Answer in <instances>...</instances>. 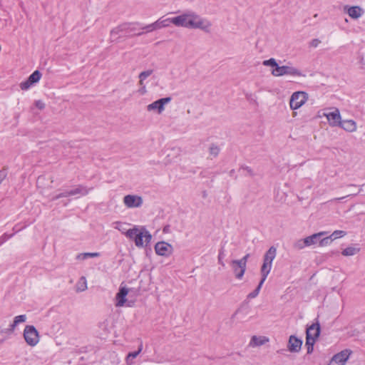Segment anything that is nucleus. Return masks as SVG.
<instances>
[{
	"mask_svg": "<svg viewBox=\"0 0 365 365\" xmlns=\"http://www.w3.org/2000/svg\"><path fill=\"white\" fill-rule=\"evenodd\" d=\"M125 224L124 223H122V222H116L114 223V227L115 229H118V230H120L123 234L125 235V232L128 230H126L125 227Z\"/></svg>",
	"mask_w": 365,
	"mask_h": 365,
	"instance_id": "nucleus-28",
	"label": "nucleus"
},
{
	"mask_svg": "<svg viewBox=\"0 0 365 365\" xmlns=\"http://www.w3.org/2000/svg\"><path fill=\"white\" fill-rule=\"evenodd\" d=\"M306 346L307 352L311 353L313 351V346L320 334V327L318 323L313 324L307 329Z\"/></svg>",
	"mask_w": 365,
	"mask_h": 365,
	"instance_id": "nucleus-3",
	"label": "nucleus"
},
{
	"mask_svg": "<svg viewBox=\"0 0 365 365\" xmlns=\"http://www.w3.org/2000/svg\"><path fill=\"white\" fill-rule=\"evenodd\" d=\"M125 235L133 240L138 247L147 246L152 240V235L144 226L135 225L133 228L128 230Z\"/></svg>",
	"mask_w": 365,
	"mask_h": 365,
	"instance_id": "nucleus-2",
	"label": "nucleus"
},
{
	"mask_svg": "<svg viewBox=\"0 0 365 365\" xmlns=\"http://www.w3.org/2000/svg\"><path fill=\"white\" fill-rule=\"evenodd\" d=\"M351 351L349 349H344L339 353L335 354L331 359L338 365H345L346 361L349 358Z\"/></svg>",
	"mask_w": 365,
	"mask_h": 365,
	"instance_id": "nucleus-13",
	"label": "nucleus"
},
{
	"mask_svg": "<svg viewBox=\"0 0 365 365\" xmlns=\"http://www.w3.org/2000/svg\"><path fill=\"white\" fill-rule=\"evenodd\" d=\"M308 99V95L304 91L294 92L289 101V106L291 109L297 110L302 106Z\"/></svg>",
	"mask_w": 365,
	"mask_h": 365,
	"instance_id": "nucleus-6",
	"label": "nucleus"
},
{
	"mask_svg": "<svg viewBox=\"0 0 365 365\" xmlns=\"http://www.w3.org/2000/svg\"><path fill=\"white\" fill-rule=\"evenodd\" d=\"M302 342L294 336H291L289 339L288 349L291 352H298L302 346Z\"/></svg>",
	"mask_w": 365,
	"mask_h": 365,
	"instance_id": "nucleus-17",
	"label": "nucleus"
},
{
	"mask_svg": "<svg viewBox=\"0 0 365 365\" xmlns=\"http://www.w3.org/2000/svg\"><path fill=\"white\" fill-rule=\"evenodd\" d=\"M232 266L234 272L235 274V276L237 277V274H239V272H240V268L237 265H235V264H232Z\"/></svg>",
	"mask_w": 365,
	"mask_h": 365,
	"instance_id": "nucleus-34",
	"label": "nucleus"
},
{
	"mask_svg": "<svg viewBox=\"0 0 365 365\" xmlns=\"http://www.w3.org/2000/svg\"><path fill=\"white\" fill-rule=\"evenodd\" d=\"M345 235H346V232L344 231L336 230L331 234V235L330 237H326V238L320 241L319 244L321 246H324V245L327 244V242L330 238H332V240H336V239L341 238V237H344Z\"/></svg>",
	"mask_w": 365,
	"mask_h": 365,
	"instance_id": "nucleus-21",
	"label": "nucleus"
},
{
	"mask_svg": "<svg viewBox=\"0 0 365 365\" xmlns=\"http://www.w3.org/2000/svg\"><path fill=\"white\" fill-rule=\"evenodd\" d=\"M359 251V249L350 247H347V248L344 249L342 251V255L344 256H352V255H354L355 254H356Z\"/></svg>",
	"mask_w": 365,
	"mask_h": 365,
	"instance_id": "nucleus-25",
	"label": "nucleus"
},
{
	"mask_svg": "<svg viewBox=\"0 0 365 365\" xmlns=\"http://www.w3.org/2000/svg\"><path fill=\"white\" fill-rule=\"evenodd\" d=\"M142 349H143V345L140 344L138 351H134V352H130L126 357V362L128 364V361L130 358L134 359V358L137 357L138 356V354L141 352Z\"/></svg>",
	"mask_w": 365,
	"mask_h": 365,
	"instance_id": "nucleus-26",
	"label": "nucleus"
},
{
	"mask_svg": "<svg viewBox=\"0 0 365 365\" xmlns=\"http://www.w3.org/2000/svg\"><path fill=\"white\" fill-rule=\"evenodd\" d=\"M173 17L172 18H167V19H163L160 18L156 21V25L158 29H160L163 28L168 27L171 24H173Z\"/></svg>",
	"mask_w": 365,
	"mask_h": 365,
	"instance_id": "nucleus-22",
	"label": "nucleus"
},
{
	"mask_svg": "<svg viewBox=\"0 0 365 365\" xmlns=\"http://www.w3.org/2000/svg\"><path fill=\"white\" fill-rule=\"evenodd\" d=\"M269 341V338L267 336H253L250 342V346L255 347L264 344L265 343Z\"/></svg>",
	"mask_w": 365,
	"mask_h": 365,
	"instance_id": "nucleus-19",
	"label": "nucleus"
},
{
	"mask_svg": "<svg viewBox=\"0 0 365 365\" xmlns=\"http://www.w3.org/2000/svg\"><path fill=\"white\" fill-rule=\"evenodd\" d=\"M149 76V73H145V72H143V73H142L140 74V76H141V77H142V76L147 77V76Z\"/></svg>",
	"mask_w": 365,
	"mask_h": 365,
	"instance_id": "nucleus-38",
	"label": "nucleus"
},
{
	"mask_svg": "<svg viewBox=\"0 0 365 365\" xmlns=\"http://www.w3.org/2000/svg\"><path fill=\"white\" fill-rule=\"evenodd\" d=\"M347 14L352 19H358L363 14V10L359 6H351L347 9Z\"/></svg>",
	"mask_w": 365,
	"mask_h": 365,
	"instance_id": "nucleus-20",
	"label": "nucleus"
},
{
	"mask_svg": "<svg viewBox=\"0 0 365 365\" xmlns=\"http://www.w3.org/2000/svg\"><path fill=\"white\" fill-rule=\"evenodd\" d=\"M262 284H263V283H262V282H260L258 287H257V289L254 292L249 294L248 297L255 298V297H257L259 292V290H260Z\"/></svg>",
	"mask_w": 365,
	"mask_h": 365,
	"instance_id": "nucleus-30",
	"label": "nucleus"
},
{
	"mask_svg": "<svg viewBox=\"0 0 365 365\" xmlns=\"http://www.w3.org/2000/svg\"><path fill=\"white\" fill-rule=\"evenodd\" d=\"M276 256V249L273 247H270L269 250L267 252L264 258V263L262 266L261 272L262 274V278L260 282L264 283L265 281L268 274L270 272L272 263L273 259Z\"/></svg>",
	"mask_w": 365,
	"mask_h": 365,
	"instance_id": "nucleus-4",
	"label": "nucleus"
},
{
	"mask_svg": "<svg viewBox=\"0 0 365 365\" xmlns=\"http://www.w3.org/2000/svg\"><path fill=\"white\" fill-rule=\"evenodd\" d=\"M129 292V288L125 286H120L118 292L115 296V306L118 307H123L126 302V296Z\"/></svg>",
	"mask_w": 365,
	"mask_h": 365,
	"instance_id": "nucleus-10",
	"label": "nucleus"
},
{
	"mask_svg": "<svg viewBox=\"0 0 365 365\" xmlns=\"http://www.w3.org/2000/svg\"><path fill=\"white\" fill-rule=\"evenodd\" d=\"M41 76L42 75L39 71H35L29 76L26 81L20 83L19 86L21 89L23 91L28 90L34 84L38 83L41 78Z\"/></svg>",
	"mask_w": 365,
	"mask_h": 365,
	"instance_id": "nucleus-9",
	"label": "nucleus"
},
{
	"mask_svg": "<svg viewBox=\"0 0 365 365\" xmlns=\"http://www.w3.org/2000/svg\"><path fill=\"white\" fill-rule=\"evenodd\" d=\"M171 101L170 98H164L158 100L148 106V110H152L157 109L158 113H160L164 110L165 104L169 103Z\"/></svg>",
	"mask_w": 365,
	"mask_h": 365,
	"instance_id": "nucleus-14",
	"label": "nucleus"
},
{
	"mask_svg": "<svg viewBox=\"0 0 365 365\" xmlns=\"http://www.w3.org/2000/svg\"><path fill=\"white\" fill-rule=\"evenodd\" d=\"M36 108L42 110L45 108V103L42 101H37L35 102Z\"/></svg>",
	"mask_w": 365,
	"mask_h": 365,
	"instance_id": "nucleus-33",
	"label": "nucleus"
},
{
	"mask_svg": "<svg viewBox=\"0 0 365 365\" xmlns=\"http://www.w3.org/2000/svg\"><path fill=\"white\" fill-rule=\"evenodd\" d=\"M264 66H270L274 68H277L278 66V64L277 63L274 58H269V60H265L263 61Z\"/></svg>",
	"mask_w": 365,
	"mask_h": 365,
	"instance_id": "nucleus-29",
	"label": "nucleus"
},
{
	"mask_svg": "<svg viewBox=\"0 0 365 365\" xmlns=\"http://www.w3.org/2000/svg\"><path fill=\"white\" fill-rule=\"evenodd\" d=\"M144 29H146L147 32H151L153 31L157 30L158 28L156 25V21L151 24L147 25L145 27H144Z\"/></svg>",
	"mask_w": 365,
	"mask_h": 365,
	"instance_id": "nucleus-31",
	"label": "nucleus"
},
{
	"mask_svg": "<svg viewBox=\"0 0 365 365\" xmlns=\"http://www.w3.org/2000/svg\"><path fill=\"white\" fill-rule=\"evenodd\" d=\"M155 251L158 255L168 257L172 255L173 247L170 244L161 241L155 244Z\"/></svg>",
	"mask_w": 365,
	"mask_h": 365,
	"instance_id": "nucleus-8",
	"label": "nucleus"
},
{
	"mask_svg": "<svg viewBox=\"0 0 365 365\" xmlns=\"http://www.w3.org/2000/svg\"><path fill=\"white\" fill-rule=\"evenodd\" d=\"M272 74L276 77L284 75H289L293 76H301V73L298 69L288 66H277V68L272 69Z\"/></svg>",
	"mask_w": 365,
	"mask_h": 365,
	"instance_id": "nucleus-7",
	"label": "nucleus"
},
{
	"mask_svg": "<svg viewBox=\"0 0 365 365\" xmlns=\"http://www.w3.org/2000/svg\"><path fill=\"white\" fill-rule=\"evenodd\" d=\"M173 24L191 29H200L207 31L211 26L209 21L202 19L195 13H186L173 17Z\"/></svg>",
	"mask_w": 365,
	"mask_h": 365,
	"instance_id": "nucleus-1",
	"label": "nucleus"
},
{
	"mask_svg": "<svg viewBox=\"0 0 365 365\" xmlns=\"http://www.w3.org/2000/svg\"><path fill=\"white\" fill-rule=\"evenodd\" d=\"M339 126L348 132H354L356 130V123L352 120L341 121V124Z\"/></svg>",
	"mask_w": 365,
	"mask_h": 365,
	"instance_id": "nucleus-18",
	"label": "nucleus"
},
{
	"mask_svg": "<svg viewBox=\"0 0 365 365\" xmlns=\"http://www.w3.org/2000/svg\"><path fill=\"white\" fill-rule=\"evenodd\" d=\"M123 202L128 207H138L142 205L143 200L139 196L128 195L124 197Z\"/></svg>",
	"mask_w": 365,
	"mask_h": 365,
	"instance_id": "nucleus-11",
	"label": "nucleus"
},
{
	"mask_svg": "<svg viewBox=\"0 0 365 365\" xmlns=\"http://www.w3.org/2000/svg\"><path fill=\"white\" fill-rule=\"evenodd\" d=\"M87 288L86 279L84 277H81L78 283V289L83 291Z\"/></svg>",
	"mask_w": 365,
	"mask_h": 365,
	"instance_id": "nucleus-27",
	"label": "nucleus"
},
{
	"mask_svg": "<svg viewBox=\"0 0 365 365\" xmlns=\"http://www.w3.org/2000/svg\"><path fill=\"white\" fill-rule=\"evenodd\" d=\"M24 338L26 344L31 346H35L39 342V334L32 325H27L24 330Z\"/></svg>",
	"mask_w": 365,
	"mask_h": 365,
	"instance_id": "nucleus-5",
	"label": "nucleus"
},
{
	"mask_svg": "<svg viewBox=\"0 0 365 365\" xmlns=\"http://www.w3.org/2000/svg\"><path fill=\"white\" fill-rule=\"evenodd\" d=\"M220 259H221V254H220V255H219V260L220 261Z\"/></svg>",
	"mask_w": 365,
	"mask_h": 365,
	"instance_id": "nucleus-39",
	"label": "nucleus"
},
{
	"mask_svg": "<svg viewBox=\"0 0 365 365\" xmlns=\"http://www.w3.org/2000/svg\"><path fill=\"white\" fill-rule=\"evenodd\" d=\"M81 190L79 189V188H77L76 190H73L69 192H68L67 195H61L59 197H65V196H68V195H76V194H78V193H81Z\"/></svg>",
	"mask_w": 365,
	"mask_h": 365,
	"instance_id": "nucleus-32",
	"label": "nucleus"
},
{
	"mask_svg": "<svg viewBox=\"0 0 365 365\" xmlns=\"http://www.w3.org/2000/svg\"><path fill=\"white\" fill-rule=\"evenodd\" d=\"M324 115L331 126H339L341 124V115L337 108L332 112L325 113Z\"/></svg>",
	"mask_w": 365,
	"mask_h": 365,
	"instance_id": "nucleus-12",
	"label": "nucleus"
},
{
	"mask_svg": "<svg viewBox=\"0 0 365 365\" xmlns=\"http://www.w3.org/2000/svg\"><path fill=\"white\" fill-rule=\"evenodd\" d=\"M326 234L325 232H318V233H316V234H314L311 236H309L307 237H306L304 240V242H303V245H301L299 242L297 244V247L299 248V249H302L304 248V247H309V246H311L312 245H314L316 243V240L318 237H321V236H323Z\"/></svg>",
	"mask_w": 365,
	"mask_h": 365,
	"instance_id": "nucleus-15",
	"label": "nucleus"
},
{
	"mask_svg": "<svg viewBox=\"0 0 365 365\" xmlns=\"http://www.w3.org/2000/svg\"><path fill=\"white\" fill-rule=\"evenodd\" d=\"M4 177H5V174L4 173L0 174V184L2 182Z\"/></svg>",
	"mask_w": 365,
	"mask_h": 365,
	"instance_id": "nucleus-37",
	"label": "nucleus"
},
{
	"mask_svg": "<svg viewBox=\"0 0 365 365\" xmlns=\"http://www.w3.org/2000/svg\"><path fill=\"white\" fill-rule=\"evenodd\" d=\"M249 256H250V255L247 254L241 259L233 260L232 262V264L237 265L240 268V272H239V274H237V278L241 279L243 277L245 269H246V264H247V261Z\"/></svg>",
	"mask_w": 365,
	"mask_h": 365,
	"instance_id": "nucleus-16",
	"label": "nucleus"
},
{
	"mask_svg": "<svg viewBox=\"0 0 365 365\" xmlns=\"http://www.w3.org/2000/svg\"><path fill=\"white\" fill-rule=\"evenodd\" d=\"M211 152L215 153V154H217V152H218V148H211Z\"/></svg>",
	"mask_w": 365,
	"mask_h": 365,
	"instance_id": "nucleus-36",
	"label": "nucleus"
},
{
	"mask_svg": "<svg viewBox=\"0 0 365 365\" xmlns=\"http://www.w3.org/2000/svg\"><path fill=\"white\" fill-rule=\"evenodd\" d=\"M26 320V315H19L14 318L13 324L11 325L12 329H14L19 324L25 322Z\"/></svg>",
	"mask_w": 365,
	"mask_h": 365,
	"instance_id": "nucleus-24",
	"label": "nucleus"
},
{
	"mask_svg": "<svg viewBox=\"0 0 365 365\" xmlns=\"http://www.w3.org/2000/svg\"><path fill=\"white\" fill-rule=\"evenodd\" d=\"M100 256V253L98 252H85L79 254L77 256V259L80 260H84L87 259L88 257H96Z\"/></svg>",
	"mask_w": 365,
	"mask_h": 365,
	"instance_id": "nucleus-23",
	"label": "nucleus"
},
{
	"mask_svg": "<svg viewBox=\"0 0 365 365\" xmlns=\"http://www.w3.org/2000/svg\"><path fill=\"white\" fill-rule=\"evenodd\" d=\"M320 43V41L318 40V39H314L311 42V46H313V47H317L318 46V45Z\"/></svg>",
	"mask_w": 365,
	"mask_h": 365,
	"instance_id": "nucleus-35",
	"label": "nucleus"
}]
</instances>
